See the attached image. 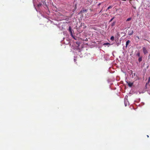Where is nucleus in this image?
Masks as SVG:
<instances>
[{"mask_svg":"<svg viewBox=\"0 0 150 150\" xmlns=\"http://www.w3.org/2000/svg\"><path fill=\"white\" fill-rule=\"evenodd\" d=\"M114 37L113 36H112L110 38V40L112 41H113L114 40Z\"/></svg>","mask_w":150,"mask_h":150,"instance_id":"13","label":"nucleus"},{"mask_svg":"<svg viewBox=\"0 0 150 150\" xmlns=\"http://www.w3.org/2000/svg\"><path fill=\"white\" fill-rule=\"evenodd\" d=\"M147 85H146V86H145V87H147Z\"/></svg>","mask_w":150,"mask_h":150,"instance_id":"23","label":"nucleus"},{"mask_svg":"<svg viewBox=\"0 0 150 150\" xmlns=\"http://www.w3.org/2000/svg\"><path fill=\"white\" fill-rule=\"evenodd\" d=\"M101 3H99L98 4V6H100V4H101Z\"/></svg>","mask_w":150,"mask_h":150,"instance_id":"19","label":"nucleus"},{"mask_svg":"<svg viewBox=\"0 0 150 150\" xmlns=\"http://www.w3.org/2000/svg\"><path fill=\"white\" fill-rule=\"evenodd\" d=\"M137 37L138 38V39H139V37Z\"/></svg>","mask_w":150,"mask_h":150,"instance_id":"24","label":"nucleus"},{"mask_svg":"<svg viewBox=\"0 0 150 150\" xmlns=\"http://www.w3.org/2000/svg\"><path fill=\"white\" fill-rule=\"evenodd\" d=\"M140 53L139 52H138L137 54H136V55L138 57H140Z\"/></svg>","mask_w":150,"mask_h":150,"instance_id":"8","label":"nucleus"},{"mask_svg":"<svg viewBox=\"0 0 150 150\" xmlns=\"http://www.w3.org/2000/svg\"><path fill=\"white\" fill-rule=\"evenodd\" d=\"M150 82V77H149V79H148V81L147 82V83L146 84V85H147L148 84H149Z\"/></svg>","mask_w":150,"mask_h":150,"instance_id":"9","label":"nucleus"},{"mask_svg":"<svg viewBox=\"0 0 150 150\" xmlns=\"http://www.w3.org/2000/svg\"><path fill=\"white\" fill-rule=\"evenodd\" d=\"M132 18H127L126 20V21H130L131 20Z\"/></svg>","mask_w":150,"mask_h":150,"instance_id":"12","label":"nucleus"},{"mask_svg":"<svg viewBox=\"0 0 150 150\" xmlns=\"http://www.w3.org/2000/svg\"><path fill=\"white\" fill-rule=\"evenodd\" d=\"M115 22H113L111 24V26L112 27L113 26L115 25Z\"/></svg>","mask_w":150,"mask_h":150,"instance_id":"11","label":"nucleus"},{"mask_svg":"<svg viewBox=\"0 0 150 150\" xmlns=\"http://www.w3.org/2000/svg\"><path fill=\"white\" fill-rule=\"evenodd\" d=\"M143 53L144 54H146L148 53V51H147L146 48L145 47H143Z\"/></svg>","mask_w":150,"mask_h":150,"instance_id":"2","label":"nucleus"},{"mask_svg":"<svg viewBox=\"0 0 150 150\" xmlns=\"http://www.w3.org/2000/svg\"><path fill=\"white\" fill-rule=\"evenodd\" d=\"M85 41H88V39L86 38V39H85Z\"/></svg>","mask_w":150,"mask_h":150,"instance_id":"18","label":"nucleus"},{"mask_svg":"<svg viewBox=\"0 0 150 150\" xmlns=\"http://www.w3.org/2000/svg\"><path fill=\"white\" fill-rule=\"evenodd\" d=\"M69 32H70V33L72 37H73V31L72 30L71 28V27L70 26H69Z\"/></svg>","mask_w":150,"mask_h":150,"instance_id":"1","label":"nucleus"},{"mask_svg":"<svg viewBox=\"0 0 150 150\" xmlns=\"http://www.w3.org/2000/svg\"><path fill=\"white\" fill-rule=\"evenodd\" d=\"M122 1H126V0H122Z\"/></svg>","mask_w":150,"mask_h":150,"instance_id":"22","label":"nucleus"},{"mask_svg":"<svg viewBox=\"0 0 150 150\" xmlns=\"http://www.w3.org/2000/svg\"><path fill=\"white\" fill-rule=\"evenodd\" d=\"M131 5L132 6L133 8H134V9H136V7L135 6H134V4H131Z\"/></svg>","mask_w":150,"mask_h":150,"instance_id":"10","label":"nucleus"},{"mask_svg":"<svg viewBox=\"0 0 150 150\" xmlns=\"http://www.w3.org/2000/svg\"><path fill=\"white\" fill-rule=\"evenodd\" d=\"M142 56H141L140 57H139V59H138V61L139 62H141L142 60Z\"/></svg>","mask_w":150,"mask_h":150,"instance_id":"6","label":"nucleus"},{"mask_svg":"<svg viewBox=\"0 0 150 150\" xmlns=\"http://www.w3.org/2000/svg\"><path fill=\"white\" fill-rule=\"evenodd\" d=\"M115 18V17H113L109 21V22H111L113 20V19L114 18Z\"/></svg>","mask_w":150,"mask_h":150,"instance_id":"15","label":"nucleus"},{"mask_svg":"<svg viewBox=\"0 0 150 150\" xmlns=\"http://www.w3.org/2000/svg\"><path fill=\"white\" fill-rule=\"evenodd\" d=\"M129 3H130V4H131V2L130 1H129Z\"/></svg>","mask_w":150,"mask_h":150,"instance_id":"25","label":"nucleus"},{"mask_svg":"<svg viewBox=\"0 0 150 150\" xmlns=\"http://www.w3.org/2000/svg\"><path fill=\"white\" fill-rule=\"evenodd\" d=\"M87 11V9H83L82 10H81L80 11V13H84L85 12H86Z\"/></svg>","mask_w":150,"mask_h":150,"instance_id":"4","label":"nucleus"},{"mask_svg":"<svg viewBox=\"0 0 150 150\" xmlns=\"http://www.w3.org/2000/svg\"><path fill=\"white\" fill-rule=\"evenodd\" d=\"M133 31L132 30L131 31H129L128 32V35H132L133 33Z\"/></svg>","mask_w":150,"mask_h":150,"instance_id":"5","label":"nucleus"},{"mask_svg":"<svg viewBox=\"0 0 150 150\" xmlns=\"http://www.w3.org/2000/svg\"><path fill=\"white\" fill-rule=\"evenodd\" d=\"M103 45H110V44L108 43H104L103 44Z\"/></svg>","mask_w":150,"mask_h":150,"instance_id":"14","label":"nucleus"},{"mask_svg":"<svg viewBox=\"0 0 150 150\" xmlns=\"http://www.w3.org/2000/svg\"><path fill=\"white\" fill-rule=\"evenodd\" d=\"M102 11V10H101V11H100L99 13H100Z\"/></svg>","mask_w":150,"mask_h":150,"instance_id":"20","label":"nucleus"},{"mask_svg":"<svg viewBox=\"0 0 150 150\" xmlns=\"http://www.w3.org/2000/svg\"><path fill=\"white\" fill-rule=\"evenodd\" d=\"M65 20L67 21H69V18H67L66 19H65Z\"/></svg>","mask_w":150,"mask_h":150,"instance_id":"17","label":"nucleus"},{"mask_svg":"<svg viewBox=\"0 0 150 150\" xmlns=\"http://www.w3.org/2000/svg\"><path fill=\"white\" fill-rule=\"evenodd\" d=\"M130 41L129 40H128L126 42V46L127 47L128 45L129 44L130 42Z\"/></svg>","mask_w":150,"mask_h":150,"instance_id":"7","label":"nucleus"},{"mask_svg":"<svg viewBox=\"0 0 150 150\" xmlns=\"http://www.w3.org/2000/svg\"><path fill=\"white\" fill-rule=\"evenodd\" d=\"M127 83L128 84V85L130 87H131L133 85V83H132L130 81H127Z\"/></svg>","mask_w":150,"mask_h":150,"instance_id":"3","label":"nucleus"},{"mask_svg":"<svg viewBox=\"0 0 150 150\" xmlns=\"http://www.w3.org/2000/svg\"><path fill=\"white\" fill-rule=\"evenodd\" d=\"M147 137H149V136L148 135H147Z\"/></svg>","mask_w":150,"mask_h":150,"instance_id":"21","label":"nucleus"},{"mask_svg":"<svg viewBox=\"0 0 150 150\" xmlns=\"http://www.w3.org/2000/svg\"><path fill=\"white\" fill-rule=\"evenodd\" d=\"M112 6H109V7L107 9V10H106V11H107L108 10V9H110V8H112Z\"/></svg>","mask_w":150,"mask_h":150,"instance_id":"16","label":"nucleus"}]
</instances>
